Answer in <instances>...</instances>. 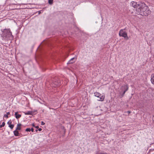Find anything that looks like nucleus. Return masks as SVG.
<instances>
[{
	"mask_svg": "<svg viewBox=\"0 0 154 154\" xmlns=\"http://www.w3.org/2000/svg\"><path fill=\"white\" fill-rule=\"evenodd\" d=\"M10 114V112H7V114H5L4 115V117H6L7 118H8V115Z\"/></svg>",
	"mask_w": 154,
	"mask_h": 154,
	"instance_id": "16",
	"label": "nucleus"
},
{
	"mask_svg": "<svg viewBox=\"0 0 154 154\" xmlns=\"http://www.w3.org/2000/svg\"><path fill=\"white\" fill-rule=\"evenodd\" d=\"M2 33L0 34L2 39L3 40L7 41L12 39L14 38L12 32L10 29H5L1 30Z\"/></svg>",
	"mask_w": 154,
	"mask_h": 154,
	"instance_id": "2",
	"label": "nucleus"
},
{
	"mask_svg": "<svg viewBox=\"0 0 154 154\" xmlns=\"http://www.w3.org/2000/svg\"><path fill=\"white\" fill-rule=\"evenodd\" d=\"M5 125V122H3L2 125H0V128H2V127H4Z\"/></svg>",
	"mask_w": 154,
	"mask_h": 154,
	"instance_id": "19",
	"label": "nucleus"
},
{
	"mask_svg": "<svg viewBox=\"0 0 154 154\" xmlns=\"http://www.w3.org/2000/svg\"><path fill=\"white\" fill-rule=\"evenodd\" d=\"M14 135L16 136H19L20 135V134L19 133V132L16 130L14 131Z\"/></svg>",
	"mask_w": 154,
	"mask_h": 154,
	"instance_id": "11",
	"label": "nucleus"
},
{
	"mask_svg": "<svg viewBox=\"0 0 154 154\" xmlns=\"http://www.w3.org/2000/svg\"><path fill=\"white\" fill-rule=\"evenodd\" d=\"M41 13V12H40V11H38V14H40Z\"/></svg>",
	"mask_w": 154,
	"mask_h": 154,
	"instance_id": "26",
	"label": "nucleus"
},
{
	"mask_svg": "<svg viewBox=\"0 0 154 154\" xmlns=\"http://www.w3.org/2000/svg\"><path fill=\"white\" fill-rule=\"evenodd\" d=\"M74 59V57H73L67 63V64H72V63H73L74 62H75V61H73Z\"/></svg>",
	"mask_w": 154,
	"mask_h": 154,
	"instance_id": "13",
	"label": "nucleus"
},
{
	"mask_svg": "<svg viewBox=\"0 0 154 154\" xmlns=\"http://www.w3.org/2000/svg\"><path fill=\"white\" fill-rule=\"evenodd\" d=\"M12 122L11 120H10L8 122L7 124L8 125L9 127L11 129H12L14 127V125L11 124Z\"/></svg>",
	"mask_w": 154,
	"mask_h": 154,
	"instance_id": "7",
	"label": "nucleus"
},
{
	"mask_svg": "<svg viewBox=\"0 0 154 154\" xmlns=\"http://www.w3.org/2000/svg\"><path fill=\"white\" fill-rule=\"evenodd\" d=\"M139 6L138 8L136 10V13L137 14L146 16L150 14L151 11L144 3H143Z\"/></svg>",
	"mask_w": 154,
	"mask_h": 154,
	"instance_id": "1",
	"label": "nucleus"
},
{
	"mask_svg": "<svg viewBox=\"0 0 154 154\" xmlns=\"http://www.w3.org/2000/svg\"><path fill=\"white\" fill-rule=\"evenodd\" d=\"M54 85H55V87L59 86L61 85V82L59 80H56L54 82Z\"/></svg>",
	"mask_w": 154,
	"mask_h": 154,
	"instance_id": "6",
	"label": "nucleus"
},
{
	"mask_svg": "<svg viewBox=\"0 0 154 154\" xmlns=\"http://www.w3.org/2000/svg\"><path fill=\"white\" fill-rule=\"evenodd\" d=\"M36 111H36V110L34 111V112H36Z\"/></svg>",
	"mask_w": 154,
	"mask_h": 154,
	"instance_id": "29",
	"label": "nucleus"
},
{
	"mask_svg": "<svg viewBox=\"0 0 154 154\" xmlns=\"http://www.w3.org/2000/svg\"><path fill=\"white\" fill-rule=\"evenodd\" d=\"M125 92H126V91H123V92L122 93V92H120V94L122 96L121 97H122L124 95Z\"/></svg>",
	"mask_w": 154,
	"mask_h": 154,
	"instance_id": "17",
	"label": "nucleus"
},
{
	"mask_svg": "<svg viewBox=\"0 0 154 154\" xmlns=\"http://www.w3.org/2000/svg\"><path fill=\"white\" fill-rule=\"evenodd\" d=\"M38 131V130L37 129H36L35 130V131L36 132H37Z\"/></svg>",
	"mask_w": 154,
	"mask_h": 154,
	"instance_id": "28",
	"label": "nucleus"
},
{
	"mask_svg": "<svg viewBox=\"0 0 154 154\" xmlns=\"http://www.w3.org/2000/svg\"><path fill=\"white\" fill-rule=\"evenodd\" d=\"M35 128L37 129H38L39 128V127L38 126H35Z\"/></svg>",
	"mask_w": 154,
	"mask_h": 154,
	"instance_id": "24",
	"label": "nucleus"
},
{
	"mask_svg": "<svg viewBox=\"0 0 154 154\" xmlns=\"http://www.w3.org/2000/svg\"><path fill=\"white\" fill-rule=\"evenodd\" d=\"M33 112L31 111H28L25 112V113L26 115H32L33 114Z\"/></svg>",
	"mask_w": 154,
	"mask_h": 154,
	"instance_id": "15",
	"label": "nucleus"
},
{
	"mask_svg": "<svg viewBox=\"0 0 154 154\" xmlns=\"http://www.w3.org/2000/svg\"><path fill=\"white\" fill-rule=\"evenodd\" d=\"M26 131H31L30 129V128H27L25 130Z\"/></svg>",
	"mask_w": 154,
	"mask_h": 154,
	"instance_id": "20",
	"label": "nucleus"
},
{
	"mask_svg": "<svg viewBox=\"0 0 154 154\" xmlns=\"http://www.w3.org/2000/svg\"><path fill=\"white\" fill-rule=\"evenodd\" d=\"M30 130L32 132H33L34 131V129L32 128H31Z\"/></svg>",
	"mask_w": 154,
	"mask_h": 154,
	"instance_id": "22",
	"label": "nucleus"
},
{
	"mask_svg": "<svg viewBox=\"0 0 154 154\" xmlns=\"http://www.w3.org/2000/svg\"><path fill=\"white\" fill-rule=\"evenodd\" d=\"M53 0H49L48 3L50 5H52L53 3Z\"/></svg>",
	"mask_w": 154,
	"mask_h": 154,
	"instance_id": "18",
	"label": "nucleus"
},
{
	"mask_svg": "<svg viewBox=\"0 0 154 154\" xmlns=\"http://www.w3.org/2000/svg\"><path fill=\"white\" fill-rule=\"evenodd\" d=\"M14 116H15L16 118L17 119H19L21 116V115L18 114L17 112H15Z\"/></svg>",
	"mask_w": 154,
	"mask_h": 154,
	"instance_id": "9",
	"label": "nucleus"
},
{
	"mask_svg": "<svg viewBox=\"0 0 154 154\" xmlns=\"http://www.w3.org/2000/svg\"><path fill=\"white\" fill-rule=\"evenodd\" d=\"M22 125L20 123L18 124L17 125V127L16 128V130H20L21 129V126Z\"/></svg>",
	"mask_w": 154,
	"mask_h": 154,
	"instance_id": "10",
	"label": "nucleus"
},
{
	"mask_svg": "<svg viewBox=\"0 0 154 154\" xmlns=\"http://www.w3.org/2000/svg\"><path fill=\"white\" fill-rule=\"evenodd\" d=\"M94 96L99 98L97 100L98 101H103L104 98V97L103 95L101 96V97L100 96L101 95V94L98 92H95L94 93Z\"/></svg>",
	"mask_w": 154,
	"mask_h": 154,
	"instance_id": "5",
	"label": "nucleus"
},
{
	"mask_svg": "<svg viewBox=\"0 0 154 154\" xmlns=\"http://www.w3.org/2000/svg\"><path fill=\"white\" fill-rule=\"evenodd\" d=\"M123 89H124V91H126V92L128 90V87L127 85H125L122 87Z\"/></svg>",
	"mask_w": 154,
	"mask_h": 154,
	"instance_id": "8",
	"label": "nucleus"
},
{
	"mask_svg": "<svg viewBox=\"0 0 154 154\" xmlns=\"http://www.w3.org/2000/svg\"><path fill=\"white\" fill-rule=\"evenodd\" d=\"M74 59V57H73L67 63V64H72V63H73L74 62H75V61H73Z\"/></svg>",
	"mask_w": 154,
	"mask_h": 154,
	"instance_id": "14",
	"label": "nucleus"
},
{
	"mask_svg": "<svg viewBox=\"0 0 154 154\" xmlns=\"http://www.w3.org/2000/svg\"><path fill=\"white\" fill-rule=\"evenodd\" d=\"M142 3H143L141 2H138L137 3L135 2L132 1L131 3V5L134 8H136V9L138 8V7H140V5L142 4Z\"/></svg>",
	"mask_w": 154,
	"mask_h": 154,
	"instance_id": "4",
	"label": "nucleus"
},
{
	"mask_svg": "<svg viewBox=\"0 0 154 154\" xmlns=\"http://www.w3.org/2000/svg\"><path fill=\"white\" fill-rule=\"evenodd\" d=\"M42 129L41 128H39L38 129V131H41L42 130Z\"/></svg>",
	"mask_w": 154,
	"mask_h": 154,
	"instance_id": "23",
	"label": "nucleus"
},
{
	"mask_svg": "<svg viewBox=\"0 0 154 154\" xmlns=\"http://www.w3.org/2000/svg\"><path fill=\"white\" fill-rule=\"evenodd\" d=\"M45 124V123L43 121L41 122V125H44Z\"/></svg>",
	"mask_w": 154,
	"mask_h": 154,
	"instance_id": "21",
	"label": "nucleus"
},
{
	"mask_svg": "<svg viewBox=\"0 0 154 154\" xmlns=\"http://www.w3.org/2000/svg\"><path fill=\"white\" fill-rule=\"evenodd\" d=\"M128 113H131V112H130V111H128Z\"/></svg>",
	"mask_w": 154,
	"mask_h": 154,
	"instance_id": "27",
	"label": "nucleus"
},
{
	"mask_svg": "<svg viewBox=\"0 0 154 154\" xmlns=\"http://www.w3.org/2000/svg\"><path fill=\"white\" fill-rule=\"evenodd\" d=\"M119 35L120 37H124L126 40H128L129 38L127 36V32L124 31L123 29H121L119 32Z\"/></svg>",
	"mask_w": 154,
	"mask_h": 154,
	"instance_id": "3",
	"label": "nucleus"
},
{
	"mask_svg": "<svg viewBox=\"0 0 154 154\" xmlns=\"http://www.w3.org/2000/svg\"><path fill=\"white\" fill-rule=\"evenodd\" d=\"M151 81L152 83L154 84V73L152 74L151 75Z\"/></svg>",
	"mask_w": 154,
	"mask_h": 154,
	"instance_id": "12",
	"label": "nucleus"
},
{
	"mask_svg": "<svg viewBox=\"0 0 154 154\" xmlns=\"http://www.w3.org/2000/svg\"><path fill=\"white\" fill-rule=\"evenodd\" d=\"M32 126L33 127H35V125H34V123L32 124Z\"/></svg>",
	"mask_w": 154,
	"mask_h": 154,
	"instance_id": "25",
	"label": "nucleus"
}]
</instances>
